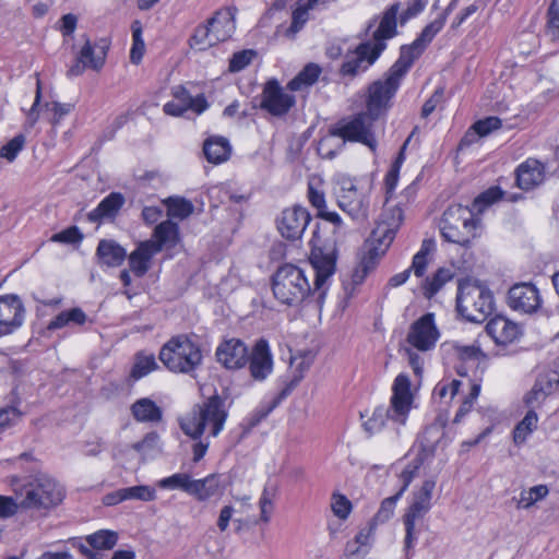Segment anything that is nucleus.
Returning a JSON list of instances; mask_svg holds the SVG:
<instances>
[{"mask_svg":"<svg viewBox=\"0 0 559 559\" xmlns=\"http://www.w3.org/2000/svg\"><path fill=\"white\" fill-rule=\"evenodd\" d=\"M479 219L474 210L461 204L450 205L440 221V231L445 241L463 247L471 245L477 236Z\"/></svg>","mask_w":559,"mask_h":559,"instance_id":"obj_6","label":"nucleus"},{"mask_svg":"<svg viewBox=\"0 0 559 559\" xmlns=\"http://www.w3.org/2000/svg\"><path fill=\"white\" fill-rule=\"evenodd\" d=\"M536 381H538L549 394L559 391V372L556 370H547L540 373Z\"/></svg>","mask_w":559,"mask_h":559,"instance_id":"obj_64","label":"nucleus"},{"mask_svg":"<svg viewBox=\"0 0 559 559\" xmlns=\"http://www.w3.org/2000/svg\"><path fill=\"white\" fill-rule=\"evenodd\" d=\"M189 45L192 49L205 50L212 46H215L212 40L210 28L207 24H201L195 27L192 36L189 39Z\"/></svg>","mask_w":559,"mask_h":559,"instance_id":"obj_48","label":"nucleus"},{"mask_svg":"<svg viewBox=\"0 0 559 559\" xmlns=\"http://www.w3.org/2000/svg\"><path fill=\"white\" fill-rule=\"evenodd\" d=\"M453 272L450 269H439L431 278L426 280L425 295L431 298L440 288L453 278Z\"/></svg>","mask_w":559,"mask_h":559,"instance_id":"obj_47","label":"nucleus"},{"mask_svg":"<svg viewBox=\"0 0 559 559\" xmlns=\"http://www.w3.org/2000/svg\"><path fill=\"white\" fill-rule=\"evenodd\" d=\"M276 79L266 81L261 93L260 108L273 117L286 116L296 105V97Z\"/></svg>","mask_w":559,"mask_h":559,"instance_id":"obj_11","label":"nucleus"},{"mask_svg":"<svg viewBox=\"0 0 559 559\" xmlns=\"http://www.w3.org/2000/svg\"><path fill=\"white\" fill-rule=\"evenodd\" d=\"M83 235L76 226H71L51 236V241L67 245L80 243Z\"/></svg>","mask_w":559,"mask_h":559,"instance_id":"obj_61","label":"nucleus"},{"mask_svg":"<svg viewBox=\"0 0 559 559\" xmlns=\"http://www.w3.org/2000/svg\"><path fill=\"white\" fill-rule=\"evenodd\" d=\"M338 206L354 221L362 223L369 215L370 199L366 189L358 187L355 179L342 177L336 192Z\"/></svg>","mask_w":559,"mask_h":559,"instance_id":"obj_9","label":"nucleus"},{"mask_svg":"<svg viewBox=\"0 0 559 559\" xmlns=\"http://www.w3.org/2000/svg\"><path fill=\"white\" fill-rule=\"evenodd\" d=\"M336 260V240L321 242L319 235L314 233L309 257L314 270L313 286L310 285L304 269L286 263L280 266L272 277L274 297L281 304L290 307H297L313 297L321 306L326 295L328 281L335 273Z\"/></svg>","mask_w":559,"mask_h":559,"instance_id":"obj_1","label":"nucleus"},{"mask_svg":"<svg viewBox=\"0 0 559 559\" xmlns=\"http://www.w3.org/2000/svg\"><path fill=\"white\" fill-rule=\"evenodd\" d=\"M122 489L126 500L153 501L156 498V491L151 486L139 485Z\"/></svg>","mask_w":559,"mask_h":559,"instance_id":"obj_53","label":"nucleus"},{"mask_svg":"<svg viewBox=\"0 0 559 559\" xmlns=\"http://www.w3.org/2000/svg\"><path fill=\"white\" fill-rule=\"evenodd\" d=\"M538 417L534 409H530L524 418L515 426L513 430V441L522 444L527 437L537 428Z\"/></svg>","mask_w":559,"mask_h":559,"instance_id":"obj_45","label":"nucleus"},{"mask_svg":"<svg viewBox=\"0 0 559 559\" xmlns=\"http://www.w3.org/2000/svg\"><path fill=\"white\" fill-rule=\"evenodd\" d=\"M191 477L186 473H177L169 477H165L158 481V486L164 489H180L189 495Z\"/></svg>","mask_w":559,"mask_h":559,"instance_id":"obj_50","label":"nucleus"},{"mask_svg":"<svg viewBox=\"0 0 559 559\" xmlns=\"http://www.w3.org/2000/svg\"><path fill=\"white\" fill-rule=\"evenodd\" d=\"M453 2L449 4L445 11L435 21L425 26L418 37L414 40L416 46H418L423 51L426 47L432 41L436 35L443 28L448 13L452 10Z\"/></svg>","mask_w":559,"mask_h":559,"instance_id":"obj_43","label":"nucleus"},{"mask_svg":"<svg viewBox=\"0 0 559 559\" xmlns=\"http://www.w3.org/2000/svg\"><path fill=\"white\" fill-rule=\"evenodd\" d=\"M109 44L106 39H100L97 44L92 45L87 39L82 47L79 58L80 61L87 64L90 69L99 70L103 68Z\"/></svg>","mask_w":559,"mask_h":559,"instance_id":"obj_26","label":"nucleus"},{"mask_svg":"<svg viewBox=\"0 0 559 559\" xmlns=\"http://www.w3.org/2000/svg\"><path fill=\"white\" fill-rule=\"evenodd\" d=\"M249 349L239 338L223 341L216 348L215 356L219 364L227 369H240L248 362Z\"/></svg>","mask_w":559,"mask_h":559,"instance_id":"obj_20","label":"nucleus"},{"mask_svg":"<svg viewBox=\"0 0 559 559\" xmlns=\"http://www.w3.org/2000/svg\"><path fill=\"white\" fill-rule=\"evenodd\" d=\"M453 2L449 4L445 11L435 21L425 26L418 37L414 40L416 46H418L423 51L426 47L432 41L436 35L443 28L448 13L452 10Z\"/></svg>","mask_w":559,"mask_h":559,"instance_id":"obj_42","label":"nucleus"},{"mask_svg":"<svg viewBox=\"0 0 559 559\" xmlns=\"http://www.w3.org/2000/svg\"><path fill=\"white\" fill-rule=\"evenodd\" d=\"M309 20V10L304 7H298L293 11L292 24L286 29V36L293 38Z\"/></svg>","mask_w":559,"mask_h":559,"instance_id":"obj_55","label":"nucleus"},{"mask_svg":"<svg viewBox=\"0 0 559 559\" xmlns=\"http://www.w3.org/2000/svg\"><path fill=\"white\" fill-rule=\"evenodd\" d=\"M206 24L215 45L225 41L231 37L236 29L235 12L230 8L221 9L207 20Z\"/></svg>","mask_w":559,"mask_h":559,"instance_id":"obj_23","label":"nucleus"},{"mask_svg":"<svg viewBox=\"0 0 559 559\" xmlns=\"http://www.w3.org/2000/svg\"><path fill=\"white\" fill-rule=\"evenodd\" d=\"M124 197L120 192H111L88 213V219L93 223L102 222L105 218H115L124 204Z\"/></svg>","mask_w":559,"mask_h":559,"instance_id":"obj_25","label":"nucleus"},{"mask_svg":"<svg viewBox=\"0 0 559 559\" xmlns=\"http://www.w3.org/2000/svg\"><path fill=\"white\" fill-rule=\"evenodd\" d=\"M155 254L156 248L151 242H141L129 255L130 270L138 277L144 276L150 270V262Z\"/></svg>","mask_w":559,"mask_h":559,"instance_id":"obj_30","label":"nucleus"},{"mask_svg":"<svg viewBox=\"0 0 559 559\" xmlns=\"http://www.w3.org/2000/svg\"><path fill=\"white\" fill-rule=\"evenodd\" d=\"M547 34L551 39H559V4L552 0L547 12Z\"/></svg>","mask_w":559,"mask_h":559,"instance_id":"obj_57","label":"nucleus"},{"mask_svg":"<svg viewBox=\"0 0 559 559\" xmlns=\"http://www.w3.org/2000/svg\"><path fill=\"white\" fill-rule=\"evenodd\" d=\"M203 152L210 163L221 164L229 157L230 145L225 138H210L204 142Z\"/></svg>","mask_w":559,"mask_h":559,"instance_id":"obj_38","label":"nucleus"},{"mask_svg":"<svg viewBox=\"0 0 559 559\" xmlns=\"http://www.w3.org/2000/svg\"><path fill=\"white\" fill-rule=\"evenodd\" d=\"M159 443V435L155 431L147 432L143 439L132 444V449L141 454H145L157 448Z\"/></svg>","mask_w":559,"mask_h":559,"instance_id":"obj_63","label":"nucleus"},{"mask_svg":"<svg viewBox=\"0 0 559 559\" xmlns=\"http://www.w3.org/2000/svg\"><path fill=\"white\" fill-rule=\"evenodd\" d=\"M439 336L433 314L426 313L411 325L407 343L420 352H427L435 347Z\"/></svg>","mask_w":559,"mask_h":559,"instance_id":"obj_14","label":"nucleus"},{"mask_svg":"<svg viewBox=\"0 0 559 559\" xmlns=\"http://www.w3.org/2000/svg\"><path fill=\"white\" fill-rule=\"evenodd\" d=\"M87 321L86 313L79 307L61 311L47 325L49 331L62 329L70 325H83Z\"/></svg>","mask_w":559,"mask_h":559,"instance_id":"obj_39","label":"nucleus"},{"mask_svg":"<svg viewBox=\"0 0 559 559\" xmlns=\"http://www.w3.org/2000/svg\"><path fill=\"white\" fill-rule=\"evenodd\" d=\"M335 126L329 130V133L322 136L318 143V154L328 159H332L336 154L344 147V140L340 139L337 134H334Z\"/></svg>","mask_w":559,"mask_h":559,"instance_id":"obj_44","label":"nucleus"},{"mask_svg":"<svg viewBox=\"0 0 559 559\" xmlns=\"http://www.w3.org/2000/svg\"><path fill=\"white\" fill-rule=\"evenodd\" d=\"M321 74V68L316 63H308L293 80H290L286 88L292 92L302 91L306 87L314 84L319 75Z\"/></svg>","mask_w":559,"mask_h":559,"instance_id":"obj_41","label":"nucleus"},{"mask_svg":"<svg viewBox=\"0 0 559 559\" xmlns=\"http://www.w3.org/2000/svg\"><path fill=\"white\" fill-rule=\"evenodd\" d=\"M488 335L497 345H508L521 335V328L503 316H496L486 325Z\"/></svg>","mask_w":559,"mask_h":559,"instance_id":"obj_21","label":"nucleus"},{"mask_svg":"<svg viewBox=\"0 0 559 559\" xmlns=\"http://www.w3.org/2000/svg\"><path fill=\"white\" fill-rule=\"evenodd\" d=\"M157 368L155 357L153 355H138L131 371L132 378L141 379Z\"/></svg>","mask_w":559,"mask_h":559,"instance_id":"obj_52","label":"nucleus"},{"mask_svg":"<svg viewBox=\"0 0 559 559\" xmlns=\"http://www.w3.org/2000/svg\"><path fill=\"white\" fill-rule=\"evenodd\" d=\"M383 50L382 44H370V41L359 44L353 51V56L346 55L338 70L340 75L353 79L365 72L377 61Z\"/></svg>","mask_w":559,"mask_h":559,"instance_id":"obj_12","label":"nucleus"},{"mask_svg":"<svg viewBox=\"0 0 559 559\" xmlns=\"http://www.w3.org/2000/svg\"><path fill=\"white\" fill-rule=\"evenodd\" d=\"M286 396V391H282L272 401L260 404L248 417L241 423L242 433H249L254 427H257L269 414L276 408L283 399Z\"/></svg>","mask_w":559,"mask_h":559,"instance_id":"obj_34","label":"nucleus"},{"mask_svg":"<svg viewBox=\"0 0 559 559\" xmlns=\"http://www.w3.org/2000/svg\"><path fill=\"white\" fill-rule=\"evenodd\" d=\"M479 392H480L479 384H477V383L471 384L469 393L464 397L462 404L460 405V407L454 416V419H453L454 424L461 423L462 419L464 418V416L467 415L472 411L474 403L479 395Z\"/></svg>","mask_w":559,"mask_h":559,"instance_id":"obj_54","label":"nucleus"},{"mask_svg":"<svg viewBox=\"0 0 559 559\" xmlns=\"http://www.w3.org/2000/svg\"><path fill=\"white\" fill-rule=\"evenodd\" d=\"M545 179L544 165L537 159H527L516 169V183L522 190H531Z\"/></svg>","mask_w":559,"mask_h":559,"instance_id":"obj_24","label":"nucleus"},{"mask_svg":"<svg viewBox=\"0 0 559 559\" xmlns=\"http://www.w3.org/2000/svg\"><path fill=\"white\" fill-rule=\"evenodd\" d=\"M403 218V209L401 206L394 205L384 209L381 221L377 224L367 241V254L359 264V269L362 271L361 278L374 267L377 260L385 253L395 238Z\"/></svg>","mask_w":559,"mask_h":559,"instance_id":"obj_4","label":"nucleus"},{"mask_svg":"<svg viewBox=\"0 0 559 559\" xmlns=\"http://www.w3.org/2000/svg\"><path fill=\"white\" fill-rule=\"evenodd\" d=\"M331 508L335 516L345 520L352 511V502L344 495L334 493Z\"/></svg>","mask_w":559,"mask_h":559,"instance_id":"obj_60","label":"nucleus"},{"mask_svg":"<svg viewBox=\"0 0 559 559\" xmlns=\"http://www.w3.org/2000/svg\"><path fill=\"white\" fill-rule=\"evenodd\" d=\"M250 376L255 381L265 380L273 371V356L266 340L255 342L251 353H248Z\"/></svg>","mask_w":559,"mask_h":559,"instance_id":"obj_19","label":"nucleus"},{"mask_svg":"<svg viewBox=\"0 0 559 559\" xmlns=\"http://www.w3.org/2000/svg\"><path fill=\"white\" fill-rule=\"evenodd\" d=\"M165 204L167 206L168 216L180 219L188 217L194 210L190 201L179 197L168 198L165 200Z\"/></svg>","mask_w":559,"mask_h":559,"instance_id":"obj_46","label":"nucleus"},{"mask_svg":"<svg viewBox=\"0 0 559 559\" xmlns=\"http://www.w3.org/2000/svg\"><path fill=\"white\" fill-rule=\"evenodd\" d=\"M310 219L309 212L305 207L296 205L282 212L277 218V229L284 238L297 240L302 236Z\"/></svg>","mask_w":559,"mask_h":559,"instance_id":"obj_16","label":"nucleus"},{"mask_svg":"<svg viewBox=\"0 0 559 559\" xmlns=\"http://www.w3.org/2000/svg\"><path fill=\"white\" fill-rule=\"evenodd\" d=\"M493 297L491 292L477 282L463 281L459 284L456 309L471 322L481 323L491 313Z\"/></svg>","mask_w":559,"mask_h":559,"instance_id":"obj_7","label":"nucleus"},{"mask_svg":"<svg viewBox=\"0 0 559 559\" xmlns=\"http://www.w3.org/2000/svg\"><path fill=\"white\" fill-rule=\"evenodd\" d=\"M131 414L139 423H158L163 419V409L148 397L136 400L131 405Z\"/></svg>","mask_w":559,"mask_h":559,"instance_id":"obj_31","label":"nucleus"},{"mask_svg":"<svg viewBox=\"0 0 559 559\" xmlns=\"http://www.w3.org/2000/svg\"><path fill=\"white\" fill-rule=\"evenodd\" d=\"M96 254L107 266H119L123 263L127 252L116 241L103 239L98 242Z\"/></svg>","mask_w":559,"mask_h":559,"instance_id":"obj_35","label":"nucleus"},{"mask_svg":"<svg viewBox=\"0 0 559 559\" xmlns=\"http://www.w3.org/2000/svg\"><path fill=\"white\" fill-rule=\"evenodd\" d=\"M423 52L414 41L408 46H402L399 59L393 63L388 73L401 81Z\"/></svg>","mask_w":559,"mask_h":559,"instance_id":"obj_32","label":"nucleus"},{"mask_svg":"<svg viewBox=\"0 0 559 559\" xmlns=\"http://www.w3.org/2000/svg\"><path fill=\"white\" fill-rule=\"evenodd\" d=\"M374 525L369 524L367 527L359 531L354 542L347 544V549L352 554H359L361 548L367 547L370 543L371 535L373 533Z\"/></svg>","mask_w":559,"mask_h":559,"instance_id":"obj_58","label":"nucleus"},{"mask_svg":"<svg viewBox=\"0 0 559 559\" xmlns=\"http://www.w3.org/2000/svg\"><path fill=\"white\" fill-rule=\"evenodd\" d=\"M22 506L27 509H49L63 499L62 488L51 477L39 474L24 487Z\"/></svg>","mask_w":559,"mask_h":559,"instance_id":"obj_8","label":"nucleus"},{"mask_svg":"<svg viewBox=\"0 0 559 559\" xmlns=\"http://www.w3.org/2000/svg\"><path fill=\"white\" fill-rule=\"evenodd\" d=\"M444 421L437 419L427 426L419 437V444L424 452L432 454L444 437Z\"/></svg>","mask_w":559,"mask_h":559,"instance_id":"obj_37","label":"nucleus"},{"mask_svg":"<svg viewBox=\"0 0 559 559\" xmlns=\"http://www.w3.org/2000/svg\"><path fill=\"white\" fill-rule=\"evenodd\" d=\"M423 52L414 41L408 46H402L399 59L393 63L388 73L401 81Z\"/></svg>","mask_w":559,"mask_h":559,"instance_id":"obj_33","label":"nucleus"},{"mask_svg":"<svg viewBox=\"0 0 559 559\" xmlns=\"http://www.w3.org/2000/svg\"><path fill=\"white\" fill-rule=\"evenodd\" d=\"M227 416L224 400L215 394L202 404L195 405L179 424L183 433L193 440H199L205 431L215 438L224 429Z\"/></svg>","mask_w":559,"mask_h":559,"instance_id":"obj_3","label":"nucleus"},{"mask_svg":"<svg viewBox=\"0 0 559 559\" xmlns=\"http://www.w3.org/2000/svg\"><path fill=\"white\" fill-rule=\"evenodd\" d=\"M499 128H501V120L498 117H487L485 119L478 120L472 127L474 132L479 136H486Z\"/></svg>","mask_w":559,"mask_h":559,"instance_id":"obj_62","label":"nucleus"},{"mask_svg":"<svg viewBox=\"0 0 559 559\" xmlns=\"http://www.w3.org/2000/svg\"><path fill=\"white\" fill-rule=\"evenodd\" d=\"M401 497V492H396L394 496L385 498L381 502L378 512L374 514L371 524L376 526L377 524L389 521L393 516L396 502Z\"/></svg>","mask_w":559,"mask_h":559,"instance_id":"obj_49","label":"nucleus"},{"mask_svg":"<svg viewBox=\"0 0 559 559\" xmlns=\"http://www.w3.org/2000/svg\"><path fill=\"white\" fill-rule=\"evenodd\" d=\"M549 493V488L547 485H536L528 489H523L520 492L519 498H513L512 500L515 503V508L518 510H528L537 502L544 500Z\"/></svg>","mask_w":559,"mask_h":559,"instance_id":"obj_40","label":"nucleus"},{"mask_svg":"<svg viewBox=\"0 0 559 559\" xmlns=\"http://www.w3.org/2000/svg\"><path fill=\"white\" fill-rule=\"evenodd\" d=\"M159 360L171 372L191 374L202 364L200 345L189 335L170 337L159 350Z\"/></svg>","mask_w":559,"mask_h":559,"instance_id":"obj_5","label":"nucleus"},{"mask_svg":"<svg viewBox=\"0 0 559 559\" xmlns=\"http://www.w3.org/2000/svg\"><path fill=\"white\" fill-rule=\"evenodd\" d=\"M400 10V4H392L384 13L380 21L379 27L373 33V39L369 40L370 44H382L386 48L385 40L393 38L396 34V17Z\"/></svg>","mask_w":559,"mask_h":559,"instance_id":"obj_27","label":"nucleus"},{"mask_svg":"<svg viewBox=\"0 0 559 559\" xmlns=\"http://www.w3.org/2000/svg\"><path fill=\"white\" fill-rule=\"evenodd\" d=\"M221 487L219 476L211 474L203 479H192L189 495L200 501H205L215 496Z\"/></svg>","mask_w":559,"mask_h":559,"instance_id":"obj_36","label":"nucleus"},{"mask_svg":"<svg viewBox=\"0 0 559 559\" xmlns=\"http://www.w3.org/2000/svg\"><path fill=\"white\" fill-rule=\"evenodd\" d=\"M401 81L386 73L384 81H376L369 86L367 112L378 119L388 108L390 99L396 93Z\"/></svg>","mask_w":559,"mask_h":559,"instance_id":"obj_13","label":"nucleus"},{"mask_svg":"<svg viewBox=\"0 0 559 559\" xmlns=\"http://www.w3.org/2000/svg\"><path fill=\"white\" fill-rule=\"evenodd\" d=\"M376 120L367 111L357 114L347 120H341L335 126L334 134H337L344 142H358L374 151L377 140L372 127Z\"/></svg>","mask_w":559,"mask_h":559,"instance_id":"obj_10","label":"nucleus"},{"mask_svg":"<svg viewBox=\"0 0 559 559\" xmlns=\"http://www.w3.org/2000/svg\"><path fill=\"white\" fill-rule=\"evenodd\" d=\"M413 404L411 380L408 376L400 373L392 385V396L389 407H377L372 416L364 423V428L369 435L381 431L386 423L405 425Z\"/></svg>","mask_w":559,"mask_h":559,"instance_id":"obj_2","label":"nucleus"},{"mask_svg":"<svg viewBox=\"0 0 559 559\" xmlns=\"http://www.w3.org/2000/svg\"><path fill=\"white\" fill-rule=\"evenodd\" d=\"M508 305L515 311L531 314L539 309L542 298L535 285L519 283L509 289Z\"/></svg>","mask_w":559,"mask_h":559,"instance_id":"obj_17","label":"nucleus"},{"mask_svg":"<svg viewBox=\"0 0 559 559\" xmlns=\"http://www.w3.org/2000/svg\"><path fill=\"white\" fill-rule=\"evenodd\" d=\"M86 544L81 543V552L90 559H100L99 550L112 549L118 542V534L110 530H99L85 537Z\"/></svg>","mask_w":559,"mask_h":559,"instance_id":"obj_22","label":"nucleus"},{"mask_svg":"<svg viewBox=\"0 0 559 559\" xmlns=\"http://www.w3.org/2000/svg\"><path fill=\"white\" fill-rule=\"evenodd\" d=\"M25 319V308L15 294L0 296V336L9 335L20 329Z\"/></svg>","mask_w":559,"mask_h":559,"instance_id":"obj_15","label":"nucleus"},{"mask_svg":"<svg viewBox=\"0 0 559 559\" xmlns=\"http://www.w3.org/2000/svg\"><path fill=\"white\" fill-rule=\"evenodd\" d=\"M421 519L412 516L408 514H404L403 522L405 525V549L409 550L414 547L415 543L418 539L419 530L416 527V523Z\"/></svg>","mask_w":559,"mask_h":559,"instance_id":"obj_59","label":"nucleus"},{"mask_svg":"<svg viewBox=\"0 0 559 559\" xmlns=\"http://www.w3.org/2000/svg\"><path fill=\"white\" fill-rule=\"evenodd\" d=\"M174 99L166 103L163 110L168 116L179 117L182 116L187 110L200 115L209 106L204 95H198L192 97L190 93L183 86H176L173 90Z\"/></svg>","mask_w":559,"mask_h":559,"instance_id":"obj_18","label":"nucleus"},{"mask_svg":"<svg viewBox=\"0 0 559 559\" xmlns=\"http://www.w3.org/2000/svg\"><path fill=\"white\" fill-rule=\"evenodd\" d=\"M435 486V480H425L420 489L414 493L413 502L405 514L423 519L431 508V497Z\"/></svg>","mask_w":559,"mask_h":559,"instance_id":"obj_29","label":"nucleus"},{"mask_svg":"<svg viewBox=\"0 0 559 559\" xmlns=\"http://www.w3.org/2000/svg\"><path fill=\"white\" fill-rule=\"evenodd\" d=\"M502 197L503 191L499 187H490L474 200L473 210L481 213L487 206L499 201Z\"/></svg>","mask_w":559,"mask_h":559,"instance_id":"obj_51","label":"nucleus"},{"mask_svg":"<svg viewBox=\"0 0 559 559\" xmlns=\"http://www.w3.org/2000/svg\"><path fill=\"white\" fill-rule=\"evenodd\" d=\"M154 239L146 240L156 248V253L162 251L164 247H174L179 239V227L170 219L159 223L153 234Z\"/></svg>","mask_w":559,"mask_h":559,"instance_id":"obj_28","label":"nucleus"},{"mask_svg":"<svg viewBox=\"0 0 559 559\" xmlns=\"http://www.w3.org/2000/svg\"><path fill=\"white\" fill-rule=\"evenodd\" d=\"M25 136L23 134L15 135L5 145L0 148V156L8 162H13L17 154L23 150Z\"/></svg>","mask_w":559,"mask_h":559,"instance_id":"obj_56","label":"nucleus"}]
</instances>
